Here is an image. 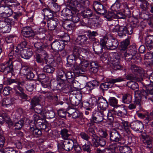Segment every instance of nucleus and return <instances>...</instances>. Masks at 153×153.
I'll return each instance as SVG.
<instances>
[{
	"label": "nucleus",
	"instance_id": "nucleus-4",
	"mask_svg": "<svg viewBox=\"0 0 153 153\" xmlns=\"http://www.w3.org/2000/svg\"><path fill=\"white\" fill-rule=\"evenodd\" d=\"M110 139L115 142H118V144H123L125 141L122 138L119 133L114 129H111L110 133Z\"/></svg>",
	"mask_w": 153,
	"mask_h": 153
},
{
	"label": "nucleus",
	"instance_id": "nucleus-48",
	"mask_svg": "<svg viewBox=\"0 0 153 153\" xmlns=\"http://www.w3.org/2000/svg\"><path fill=\"white\" fill-rule=\"evenodd\" d=\"M25 121L24 118H22L17 122L15 123L14 126L15 129L20 130L23 126Z\"/></svg>",
	"mask_w": 153,
	"mask_h": 153
},
{
	"label": "nucleus",
	"instance_id": "nucleus-24",
	"mask_svg": "<svg viewBox=\"0 0 153 153\" xmlns=\"http://www.w3.org/2000/svg\"><path fill=\"white\" fill-rule=\"evenodd\" d=\"M89 62L86 60H83L81 61L79 65L78 70L80 74H83L86 71V68L88 66Z\"/></svg>",
	"mask_w": 153,
	"mask_h": 153
},
{
	"label": "nucleus",
	"instance_id": "nucleus-23",
	"mask_svg": "<svg viewBox=\"0 0 153 153\" xmlns=\"http://www.w3.org/2000/svg\"><path fill=\"white\" fill-rule=\"evenodd\" d=\"M77 51L76 50H75L74 48L73 53L72 54L69 55L67 58V63L71 66L73 64V61L74 60H75L78 58V53H77Z\"/></svg>",
	"mask_w": 153,
	"mask_h": 153
},
{
	"label": "nucleus",
	"instance_id": "nucleus-54",
	"mask_svg": "<svg viewBox=\"0 0 153 153\" xmlns=\"http://www.w3.org/2000/svg\"><path fill=\"white\" fill-rule=\"evenodd\" d=\"M97 43L94 42L93 43V48L94 51L96 53H101V51H100L99 50L100 49L101 51L102 50L101 48L100 47V45L99 44H98V45H97Z\"/></svg>",
	"mask_w": 153,
	"mask_h": 153
},
{
	"label": "nucleus",
	"instance_id": "nucleus-28",
	"mask_svg": "<svg viewBox=\"0 0 153 153\" xmlns=\"http://www.w3.org/2000/svg\"><path fill=\"white\" fill-rule=\"evenodd\" d=\"M145 43L148 49H151L153 48V36L149 35L146 37Z\"/></svg>",
	"mask_w": 153,
	"mask_h": 153
},
{
	"label": "nucleus",
	"instance_id": "nucleus-63",
	"mask_svg": "<svg viewBox=\"0 0 153 153\" xmlns=\"http://www.w3.org/2000/svg\"><path fill=\"white\" fill-rule=\"evenodd\" d=\"M80 136L82 138L87 141V142L89 141L88 140L90 139V137L87 134H86L85 132H81L80 134Z\"/></svg>",
	"mask_w": 153,
	"mask_h": 153
},
{
	"label": "nucleus",
	"instance_id": "nucleus-15",
	"mask_svg": "<svg viewBox=\"0 0 153 153\" xmlns=\"http://www.w3.org/2000/svg\"><path fill=\"white\" fill-rule=\"evenodd\" d=\"M93 7L94 10L98 14H103L106 13V10L104 6L97 1H95L94 3Z\"/></svg>",
	"mask_w": 153,
	"mask_h": 153
},
{
	"label": "nucleus",
	"instance_id": "nucleus-34",
	"mask_svg": "<svg viewBox=\"0 0 153 153\" xmlns=\"http://www.w3.org/2000/svg\"><path fill=\"white\" fill-rule=\"evenodd\" d=\"M129 44V41L128 39H126L122 42L119 48V49L120 51V53L124 51H126L127 46Z\"/></svg>",
	"mask_w": 153,
	"mask_h": 153
},
{
	"label": "nucleus",
	"instance_id": "nucleus-60",
	"mask_svg": "<svg viewBox=\"0 0 153 153\" xmlns=\"http://www.w3.org/2000/svg\"><path fill=\"white\" fill-rule=\"evenodd\" d=\"M15 147L8 146L4 149L5 153H16V151L14 149Z\"/></svg>",
	"mask_w": 153,
	"mask_h": 153
},
{
	"label": "nucleus",
	"instance_id": "nucleus-17",
	"mask_svg": "<svg viewBox=\"0 0 153 153\" xmlns=\"http://www.w3.org/2000/svg\"><path fill=\"white\" fill-rule=\"evenodd\" d=\"M35 50L39 53H43L44 55H46V52L44 51L48 46L45 45L42 42H37L34 45Z\"/></svg>",
	"mask_w": 153,
	"mask_h": 153
},
{
	"label": "nucleus",
	"instance_id": "nucleus-53",
	"mask_svg": "<svg viewBox=\"0 0 153 153\" xmlns=\"http://www.w3.org/2000/svg\"><path fill=\"white\" fill-rule=\"evenodd\" d=\"M104 17L108 21H110L113 19H115V13L112 12H108L104 16Z\"/></svg>",
	"mask_w": 153,
	"mask_h": 153
},
{
	"label": "nucleus",
	"instance_id": "nucleus-38",
	"mask_svg": "<svg viewBox=\"0 0 153 153\" xmlns=\"http://www.w3.org/2000/svg\"><path fill=\"white\" fill-rule=\"evenodd\" d=\"M132 100V96L129 94H126L123 95L122 102L124 103L128 104L131 103Z\"/></svg>",
	"mask_w": 153,
	"mask_h": 153
},
{
	"label": "nucleus",
	"instance_id": "nucleus-59",
	"mask_svg": "<svg viewBox=\"0 0 153 153\" xmlns=\"http://www.w3.org/2000/svg\"><path fill=\"white\" fill-rule=\"evenodd\" d=\"M91 145L90 141H88L87 143L82 146V149L84 151L89 152L90 151V147Z\"/></svg>",
	"mask_w": 153,
	"mask_h": 153
},
{
	"label": "nucleus",
	"instance_id": "nucleus-45",
	"mask_svg": "<svg viewBox=\"0 0 153 153\" xmlns=\"http://www.w3.org/2000/svg\"><path fill=\"white\" fill-rule=\"evenodd\" d=\"M42 10L44 13V15L48 18L51 19L53 16V11L49 8H45L42 9Z\"/></svg>",
	"mask_w": 153,
	"mask_h": 153
},
{
	"label": "nucleus",
	"instance_id": "nucleus-64",
	"mask_svg": "<svg viewBox=\"0 0 153 153\" xmlns=\"http://www.w3.org/2000/svg\"><path fill=\"white\" fill-rule=\"evenodd\" d=\"M72 25L71 24H68L67 22H65L63 24V27L64 28L67 30H72L73 27Z\"/></svg>",
	"mask_w": 153,
	"mask_h": 153
},
{
	"label": "nucleus",
	"instance_id": "nucleus-37",
	"mask_svg": "<svg viewBox=\"0 0 153 153\" xmlns=\"http://www.w3.org/2000/svg\"><path fill=\"white\" fill-rule=\"evenodd\" d=\"M33 121H32V122L30 124V126H36L38 123H41V121H42V118L36 114L33 115Z\"/></svg>",
	"mask_w": 153,
	"mask_h": 153
},
{
	"label": "nucleus",
	"instance_id": "nucleus-31",
	"mask_svg": "<svg viewBox=\"0 0 153 153\" xmlns=\"http://www.w3.org/2000/svg\"><path fill=\"white\" fill-rule=\"evenodd\" d=\"M46 32V30L44 28H40L37 29L35 33V34H39V39L41 40H43L45 39V33Z\"/></svg>",
	"mask_w": 153,
	"mask_h": 153
},
{
	"label": "nucleus",
	"instance_id": "nucleus-13",
	"mask_svg": "<svg viewBox=\"0 0 153 153\" xmlns=\"http://www.w3.org/2000/svg\"><path fill=\"white\" fill-rule=\"evenodd\" d=\"M144 146L148 149H151L152 147V139L145 134H143L141 136V138Z\"/></svg>",
	"mask_w": 153,
	"mask_h": 153
},
{
	"label": "nucleus",
	"instance_id": "nucleus-16",
	"mask_svg": "<svg viewBox=\"0 0 153 153\" xmlns=\"http://www.w3.org/2000/svg\"><path fill=\"white\" fill-rule=\"evenodd\" d=\"M16 95L20 97L23 99H26L27 96L24 93L23 89L20 85H18L15 86L14 88Z\"/></svg>",
	"mask_w": 153,
	"mask_h": 153
},
{
	"label": "nucleus",
	"instance_id": "nucleus-39",
	"mask_svg": "<svg viewBox=\"0 0 153 153\" xmlns=\"http://www.w3.org/2000/svg\"><path fill=\"white\" fill-rule=\"evenodd\" d=\"M30 126V131L33 133V135L36 137H38L42 134L41 131L39 129L36 128V126Z\"/></svg>",
	"mask_w": 153,
	"mask_h": 153
},
{
	"label": "nucleus",
	"instance_id": "nucleus-36",
	"mask_svg": "<svg viewBox=\"0 0 153 153\" xmlns=\"http://www.w3.org/2000/svg\"><path fill=\"white\" fill-rule=\"evenodd\" d=\"M61 134L62 139L66 140H69L71 136L70 132L66 129H63L61 131Z\"/></svg>",
	"mask_w": 153,
	"mask_h": 153
},
{
	"label": "nucleus",
	"instance_id": "nucleus-14",
	"mask_svg": "<svg viewBox=\"0 0 153 153\" xmlns=\"http://www.w3.org/2000/svg\"><path fill=\"white\" fill-rule=\"evenodd\" d=\"M97 102L98 107L103 111H106L105 110L108 106L107 101L103 97H100L98 98Z\"/></svg>",
	"mask_w": 153,
	"mask_h": 153
},
{
	"label": "nucleus",
	"instance_id": "nucleus-6",
	"mask_svg": "<svg viewBox=\"0 0 153 153\" xmlns=\"http://www.w3.org/2000/svg\"><path fill=\"white\" fill-rule=\"evenodd\" d=\"M13 63L11 61H7L4 64L0 65V71L5 74L10 73L12 74L13 71Z\"/></svg>",
	"mask_w": 153,
	"mask_h": 153
},
{
	"label": "nucleus",
	"instance_id": "nucleus-19",
	"mask_svg": "<svg viewBox=\"0 0 153 153\" xmlns=\"http://www.w3.org/2000/svg\"><path fill=\"white\" fill-rule=\"evenodd\" d=\"M4 122L7 123H11L9 116L4 111L0 112V132L1 131V126L2 125Z\"/></svg>",
	"mask_w": 153,
	"mask_h": 153
},
{
	"label": "nucleus",
	"instance_id": "nucleus-40",
	"mask_svg": "<svg viewBox=\"0 0 153 153\" xmlns=\"http://www.w3.org/2000/svg\"><path fill=\"white\" fill-rule=\"evenodd\" d=\"M62 15L63 16H72L74 14L75 12L74 10H71L70 9L65 8L62 11Z\"/></svg>",
	"mask_w": 153,
	"mask_h": 153
},
{
	"label": "nucleus",
	"instance_id": "nucleus-8",
	"mask_svg": "<svg viewBox=\"0 0 153 153\" xmlns=\"http://www.w3.org/2000/svg\"><path fill=\"white\" fill-rule=\"evenodd\" d=\"M111 113L117 116L123 117L126 115L127 112L124 106L118 105L111 110Z\"/></svg>",
	"mask_w": 153,
	"mask_h": 153
},
{
	"label": "nucleus",
	"instance_id": "nucleus-10",
	"mask_svg": "<svg viewBox=\"0 0 153 153\" xmlns=\"http://www.w3.org/2000/svg\"><path fill=\"white\" fill-rule=\"evenodd\" d=\"M88 38L85 35L78 36L75 40L76 45H79L80 48L85 47L88 42Z\"/></svg>",
	"mask_w": 153,
	"mask_h": 153
},
{
	"label": "nucleus",
	"instance_id": "nucleus-62",
	"mask_svg": "<svg viewBox=\"0 0 153 153\" xmlns=\"http://www.w3.org/2000/svg\"><path fill=\"white\" fill-rule=\"evenodd\" d=\"M4 6L6 8L5 10L6 14H7L8 17L10 16L13 14V11L12 8L10 7H6V4H5Z\"/></svg>",
	"mask_w": 153,
	"mask_h": 153
},
{
	"label": "nucleus",
	"instance_id": "nucleus-51",
	"mask_svg": "<svg viewBox=\"0 0 153 153\" xmlns=\"http://www.w3.org/2000/svg\"><path fill=\"white\" fill-rule=\"evenodd\" d=\"M57 73L58 77L60 79V80H65V74L64 71L61 69H59L57 71Z\"/></svg>",
	"mask_w": 153,
	"mask_h": 153
},
{
	"label": "nucleus",
	"instance_id": "nucleus-22",
	"mask_svg": "<svg viewBox=\"0 0 153 153\" xmlns=\"http://www.w3.org/2000/svg\"><path fill=\"white\" fill-rule=\"evenodd\" d=\"M131 128L134 131H140L143 129V126L140 121H134L131 123Z\"/></svg>",
	"mask_w": 153,
	"mask_h": 153
},
{
	"label": "nucleus",
	"instance_id": "nucleus-35",
	"mask_svg": "<svg viewBox=\"0 0 153 153\" xmlns=\"http://www.w3.org/2000/svg\"><path fill=\"white\" fill-rule=\"evenodd\" d=\"M129 44V41L128 39H126L122 42L119 48V49L120 51V53L124 51H126L127 46Z\"/></svg>",
	"mask_w": 153,
	"mask_h": 153
},
{
	"label": "nucleus",
	"instance_id": "nucleus-49",
	"mask_svg": "<svg viewBox=\"0 0 153 153\" xmlns=\"http://www.w3.org/2000/svg\"><path fill=\"white\" fill-rule=\"evenodd\" d=\"M98 82L94 80L92 82L88 83L86 86L88 88L90 91H91L94 88V87L98 86Z\"/></svg>",
	"mask_w": 153,
	"mask_h": 153
},
{
	"label": "nucleus",
	"instance_id": "nucleus-18",
	"mask_svg": "<svg viewBox=\"0 0 153 153\" xmlns=\"http://www.w3.org/2000/svg\"><path fill=\"white\" fill-rule=\"evenodd\" d=\"M59 23L58 20L56 18L50 19L47 21L48 26L50 30H54Z\"/></svg>",
	"mask_w": 153,
	"mask_h": 153
},
{
	"label": "nucleus",
	"instance_id": "nucleus-44",
	"mask_svg": "<svg viewBox=\"0 0 153 153\" xmlns=\"http://www.w3.org/2000/svg\"><path fill=\"white\" fill-rule=\"evenodd\" d=\"M71 116L74 119L78 118L79 123L80 124H82V120H83V119L81 116L78 110H76V111L71 115Z\"/></svg>",
	"mask_w": 153,
	"mask_h": 153
},
{
	"label": "nucleus",
	"instance_id": "nucleus-29",
	"mask_svg": "<svg viewBox=\"0 0 153 153\" xmlns=\"http://www.w3.org/2000/svg\"><path fill=\"white\" fill-rule=\"evenodd\" d=\"M75 74L74 72L71 71H68L65 74V79L66 82L73 83L74 82Z\"/></svg>",
	"mask_w": 153,
	"mask_h": 153
},
{
	"label": "nucleus",
	"instance_id": "nucleus-33",
	"mask_svg": "<svg viewBox=\"0 0 153 153\" xmlns=\"http://www.w3.org/2000/svg\"><path fill=\"white\" fill-rule=\"evenodd\" d=\"M111 144L109 146V149L112 153H117L119 151L120 147H122L120 145L122 144H118V142Z\"/></svg>",
	"mask_w": 153,
	"mask_h": 153
},
{
	"label": "nucleus",
	"instance_id": "nucleus-11",
	"mask_svg": "<svg viewBox=\"0 0 153 153\" xmlns=\"http://www.w3.org/2000/svg\"><path fill=\"white\" fill-rule=\"evenodd\" d=\"M22 35L26 38H30L33 37L35 35L34 32L32 28L29 27H24L22 31Z\"/></svg>",
	"mask_w": 153,
	"mask_h": 153
},
{
	"label": "nucleus",
	"instance_id": "nucleus-5",
	"mask_svg": "<svg viewBox=\"0 0 153 153\" xmlns=\"http://www.w3.org/2000/svg\"><path fill=\"white\" fill-rule=\"evenodd\" d=\"M124 79L121 77H118L115 79H109L107 81L102 83L100 86V88L102 90H107L108 89L111 88L113 86V84L117 82H119L123 81Z\"/></svg>",
	"mask_w": 153,
	"mask_h": 153
},
{
	"label": "nucleus",
	"instance_id": "nucleus-27",
	"mask_svg": "<svg viewBox=\"0 0 153 153\" xmlns=\"http://www.w3.org/2000/svg\"><path fill=\"white\" fill-rule=\"evenodd\" d=\"M41 100L40 97H35L32 98L30 102V109H33L36 105H39Z\"/></svg>",
	"mask_w": 153,
	"mask_h": 153
},
{
	"label": "nucleus",
	"instance_id": "nucleus-43",
	"mask_svg": "<svg viewBox=\"0 0 153 153\" xmlns=\"http://www.w3.org/2000/svg\"><path fill=\"white\" fill-rule=\"evenodd\" d=\"M112 64L113 68L115 70H121L122 66L120 63V60L119 59L115 58L113 60Z\"/></svg>",
	"mask_w": 153,
	"mask_h": 153
},
{
	"label": "nucleus",
	"instance_id": "nucleus-20",
	"mask_svg": "<svg viewBox=\"0 0 153 153\" xmlns=\"http://www.w3.org/2000/svg\"><path fill=\"white\" fill-rule=\"evenodd\" d=\"M67 82L66 80H60L57 84V88L61 91H63L64 92L67 93L69 88H68V85L66 84Z\"/></svg>",
	"mask_w": 153,
	"mask_h": 153
},
{
	"label": "nucleus",
	"instance_id": "nucleus-1",
	"mask_svg": "<svg viewBox=\"0 0 153 153\" xmlns=\"http://www.w3.org/2000/svg\"><path fill=\"white\" fill-rule=\"evenodd\" d=\"M144 85L146 88V91L142 90L141 91H137L135 92V100L134 103L140 105L141 100L146 101L150 100L153 102V84H146L144 83Z\"/></svg>",
	"mask_w": 153,
	"mask_h": 153
},
{
	"label": "nucleus",
	"instance_id": "nucleus-30",
	"mask_svg": "<svg viewBox=\"0 0 153 153\" xmlns=\"http://www.w3.org/2000/svg\"><path fill=\"white\" fill-rule=\"evenodd\" d=\"M19 3L16 0H7V2L6 4V6L7 7H10L12 8L16 9V8L19 6Z\"/></svg>",
	"mask_w": 153,
	"mask_h": 153
},
{
	"label": "nucleus",
	"instance_id": "nucleus-58",
	"mask_svg": "<svg viewBox=\"0 0 153 153\" xmlns=\"http://www.w3.org/2000/svg\"><path fill=\"white\" fill-rule=\"evenodd\" d=\"M93 103H90L89 102L86 101H83L82 103V107L87 110H90V107L92 106Z\"/></svg>",
	"mask_w": 153,
	"mask_h": 153
},
{
	"label": "nucleus",
	"instance_id": "nucleus-26",
	"mask_svg": "<svg viewBox=\"0 0 153 153\" xmlns=\"http://www.w3.org/2000/svg\"><path fill=\"white\" fill-rule=\"evenodd\" d=\"M51 47L54 50L61 51L64 48V45L62 42H60L59 41L56 40L53 42Z\"/></svg>",
	"mask_w": 153,
	"mask_h": 153
},
{
	"label": "nucleus",
	"instance_id": "nucleus-3",
	"mask_svg": "<svg viewBox=\"0 0 153 153\" xmlns=\"http://www.w3.org/2000/svg\"><path fill=\"white\" fill-rule=\"evenodd\" d=\"M23 45L25 46L26 44L25 42H24L20 45L17 46L16 47V50L15 51L20 53L22 58L26 59H28L32 56L33 52L30 50L24 49L22 48H21V46Z\"/></svg>",
	"mask_w": 153,
	"mask_h": 153
},
{
	"label": "nucleus",
	"instance_id": "nucleus-57",
	"mask_svg": "<svg viewBox=\"0 0 153 153\" xmlns=\"http://www.w3.org/2000/svg\"><path fill=\"white\" fill-rule=\"evenodd\" d=\"M120 123L122 126L123 128L124 129L130 128V127H131V124H130L127 121L121 120V122Z\"/></svg>",
	"mask_w": 153,
	"mask_h": 153
},
{
	"label": "nucleus",
	"instance_id": "nucleus-12",
	"mask_svg": "<svg viewBox=\"0 0 153 153\" xmlns=\"http://www.w3.org/2000/svg\"><path fill=\"white\" fill-rule=\"evenodd\" d=\"M118 45L117 40L108 38L106 48L108 49L114 50L117 48Z\"/></svg>",
	"mask_w": 153,
	"mask_h": 153
},
{
	"label": "nucleus",
	"instance_id": "nucleus-21",
	"mask_svg": "<svg viewBox=\"0 0 153 153\" xmlns=\"http://www.w3.org/2000/svg\"><path fill=\"white\" fill-rule=\"evenodd\" d=\"M74 146V142L70 140L64 141L62 147L63 149L67 151H70L73 149Z\"/></svg>",
	"mask_w": 153,
	"mask_h": 153
},
{
	"label": "nucleus",
	"instance_id": "nucleus-2",
	"mask_svg": "<svg viewBox=\"0 0 153 153\" xmlns=\"http://www.w3.org/2000/svg\"><path fill=\"white\" fill-rule=\"evenodd\" d=\"M130 69L133 74H128L126 76V78L128 80L141 81L142 79V77L144 76V71L143 69L135 65H131Z\"/></svg>",
	"mask_w": 153,
	"mask_h": 153
},
{
	"label": "nucleus",
	"instance_id": "nucleus-50",
	"mask_svg": "<svg viewBox=\"0 0 153 153\" xmlns=\"http://www.w3.org/2000/svg\"><path fill=\"white\" fill-rule=\"evenodd\" d=\"M54 68L52 66L47 65L45 66L43 68V71L47 73H52L54 71Z\"/></svg>",
	"mask_w": 153,
	"mask_h": 153
},
{
	"label": "nucleus",
	"instance_id": "nucleus-52",
	"mask_svg": "<svg viewBox=\"0 0 153 153\" xmlns=\"http://www.w3.org/2000/svg\"><path fill=\"white\" fill-rule=\"evenodd\" d=\"M120 7V4L118 2H115L111 7V10L113 11L117 12L118 11Z\"/></svg>",
	"mask_w": 153,
	"mask_h": 153
},
{
	"label": "nucleus",
	"instance_id": "nucleus-25",
	"mask_svg": "<svg viewBox=\"0 0 153 153\" xmlns=\"http://www.w3.org/2000/svg\"><path fill=\"white\" fill-rule=\"evenodd\" d=\"M87 132L91 136L92 143L97 146L98 144L96 141L98 139V136L96 134L94 129L92 128H89L87 130Z\"/></svg>",
	"mask_w": 153,
	"mask_h": 153
},
{
	"label": "nucleus",
	"instance_id": "nucleus-9",
	"mask_svg": "<svg viewBox=\"0 0 153 153\" xmlns=\"http://www.w3.org/2000/svg\"><path fill=\"white\" fill-rule=\"evenodd\" d=\"M133 33L132 27L129 25L121 26L119 27L118 34L119 36H125L126 34L131 35Z\"/></svg>",
	"mask_w": 153,
	"mask_h": 153
},
{
	"label": "nucleus",
	"instance_id": "nucleus-42",
	"mask_svg": "<svg viewBox=\"0 0 153 153\" xmlns=\"http://www.w3.org/2000/svg\"><path fill=\"white\" fill-rule=\"evenodd\" d=\"M88 24L89 27L91 28H94L97 27L98 26L97 22V19L96 18L89 19Z\"/></svg>",
	"mask_w": 153,
	"mask_h": 153
},
{
	"label": "nucleus",
	"instance_id": "nucleus-46",
	"mask_svg": "<svg viewBox=\"0 0 153 153\" xmlns=\"http://www.w3.org/2000/svg\"><path fill=\"white\" fill-rule=\"evenodd\" d=\"M119 151L121 153H132L131 149L126 146H122L120 147Z\"/></svg>",
	"mask_w": 153,
	"mask_h": 153
},
{
	"label": "nucleus",
	"instance_id": "nucleus-47",
	"mask_svg": "<svg viewBox=\"0 0 153 153\" xmlns=\"http://www.w3.org/2000/svg\"><path fill=\"white\" fill-rule=\"evenodd\" d=\"M2 105L6 107H9L11 105V99L9 98H5L3 99L2 102Z\"/></svg>",
	"mask_w": 153,
	"mask_h": 153
},
{
	"label": "nucleus",
	"instance_id": "nucleus-41",
	"mask_svg": "<svg viewBox=\"0 0 153 153\" xmlns=\"http://www.w3.org/2000/svg\"><path fill=\"white\" fill-rule=\"evenodd\" d=\"M122 57L124 58L126 60L128 61H130L133 58L131 54L129 53L128 51H124L121 53Z\"/></svg>",
	"mask_w": 153,
	"mask_h": 153
},
{
	"label": "nucleus",
	"instance_id": "nucleus-7",
	"mask_svg": "<svg viewBox=\"0 0 153 153\" xmlns=\"http://www.w3.org/2000/svg\"><path fill=\"white\" fill-rule=\"evenodd\" d=\"M106 115H107V111H95L94 112L92 115L93 120L94 123H99L103 121L104 117Z\"/></svg>",
	"mask_w": 153,
	"mask_h": 153
},
{
	"label": "nucleus",
	"instance_id": "nucleus-32",
	"mask_svg": "<svg viewBox=\"0 0 153 153\" xmlns=\"http://www.w3.org/2000/svg\"><path fill=\"white\" fill-rule=\"evenodd\" d=\"M79 48L77 47H75L74 48L75 50H76L77 51V53H78V57L80 59L81 58V56L82 57H85V55L88 53V51L84 48Z\"/></svg>",
	"mask_w": 153,
	"mask_h": 153
},
{
	"label": "nucleus",
	"instance_id": "nucleus-56",
	"mask_svg": "<svg viewBox=\"0 0 153 153\" xmlns=\"http://www.w3.org/2000/svg\"><path fill=\"white\" fill-rule=\"evenodd\" d=\"M92 14V11L90 9H88L84 12L83 13V16L84 18H88L91 17Z\"/></svg>",
	"mask_w": 153,
	"mask_h": 153
},
{
	"label": "nucleus",
	"instance_id": "nucleus-55",
	"mask_svg": "<svg viewBox=\"0 0 153 153\" xmlns=\"http://www.w3.org/2000/svg\"><path fill=\"white\" fill-rule=\"evenodd\" d=\"M97 142V145L96 146L94 143H92L95 146L97 147L99 146H104L106 144L105 140L103 139H99V137H98V139L96 141Z\"/></svg>",
	"mask_w": 153,
	"mask_h": 153
},
{
	"label": "nucleus",
	"instance_id": "nucleus-61",
	"mask_svg": "<svg viewBox=\"0 0 153 153\" xmlns=\"http://www.w3.org/2000/svg\"><path fill=\"white\" fill-rule=\"evenodd\" d=\"M117 100L114 97H111L109 100L110 105L111 106H114V107L118 105H117Z\"/></svg>",
	"mask_w": 153,
	"mask_h": 153
}]
</instances>
